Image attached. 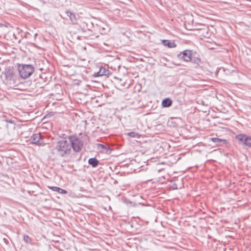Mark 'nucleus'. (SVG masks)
I'll return each mask as SVG.
<instances>
[{
	"label": "nucleus",
	"mask_w": 251,
	"mask_h": 251,
	"mask_svg": "<svg viewBox=\"0 0 251 251\" xmlns=\"http://www.w3.org/2000/svg\"><path fill=\"white\" fill-rule=\"evenodd\" d=\"M18 71L20 76L25 79L33 74L34 68L31 65L22 64L19 65Z\"/></svg>",
	"instance_id": "3"
},
{
	"label": "nucleus",
	"mask_w": 251,
	"mask_h": 251,
	"mask_svg": "<svg viewBox=\"0 0 251 251\" xmlns=\"http://www.w3.org/2000/svg\"><path fill=\"white\" fill-rule=\"evenodd\" d=\"M109 74V71L106 68L100 67L99 68V71L97 73H96L94 75L95 76H101L104 75H107Z\"/></svg>",
	"instance_id": "8"
},
{
	"label": "nucleus",
	"mask_w": 251,
	"mask_h": 251,
	"mask_svg": "<svg viewBox=\"0 0 251 251\" xmlns=\"http://www.w3.org/2000/svg\"><path fill=\"white\" fill-rule=\"evenodd\" d=\"M191 61L194 62L195 63L198 64L200 61V59L198 58H195L194 60H191Z\"/></svg>",
	"instance_id": "17"
},
{
	"label": "nucleus",
	"mask_w": 251,
	"mask_h": 251,
	"mask_svg": "<svg viewBox=\"0 0 251 251\" xmlns=\"http://www.w3.org/2000/svg\"><path fill=\"white\" fill-rule=\"evenodd\" d=\"M41 138L42 136L40 134H35L30 137V140L33 144L38 146H43L45 144L41 141Z\"/></svg>",
	"instance_id": "7"
},
{
	"label": "nucleus",
	"mask_w": 251,
	"mask_h": 251,
	"mask_svg": "<svg viewBox=\"0 0 251 251\" xmlns=\"http://www.w3.org/2000/svg\"><path fill=\"white\" fill-rule=\"evenodd\" d=\"M172 104V100L169 98H166L163 100L162 105L164 107H170Z\"/></svg>",
	"instance_id": "12"
},
{
	"label": "nucleus",
	"mask_w": 251,
	"mask_h": 251,
	"mask_svg": "<svg viewBox=\"0 0 251 251\" xmlns=\"http://www.w3.org/2000/svg\"><path fill=\"white\" fill-rule=\"evenodd\" d=\"M128 135L133 138H139L141 136V135L139 133L135 132H130L128 133Z\"/></svg>",
	"instance_id": "15"
},
{
	"label": "nucleus",
	"mask_w": 251,
	"mask_h": 251,
	"mask_svg": "<svg viewBox=\"0 0 251 251\" xmlns=\"http://www.w3.org/2000/svg\"><path fill=\"white\" fill-rule=\"evenodd\" d=\"M88 163L93 167H96L99 164V161L96 158H91L88 160Z\"/></svg>",
	"instance_id": "13"
},
{
	"label": "nucleus",
	"mask_w": 251,
	"mask_h": 251,
	"mask_svg": "<svg viewBox=\"0 0 251 251\" xmlns=\"http://www.w3.org/2000/svg\"><path fill=\"white\" fill-rule=\"evenodd\" d=\"M162 43L165 46H167L170 48H175L176 46V44L174 42H170L167 40H162Z\"/></svg>",
	"instance_id": "11"
},
{
	"label": "nucleus",
	"mask_w": 251,
	"mask_h": 251,
	"mask_svg": "<svg viewBox=\"0 0 251 251\" xmlns=\"http://www.w3.org/2000/svg\"><path fill=\"white\" fill-rule=\"evenodd\" d=\"M235 139L239 145L245 146L249 148L251 147V136L241 133L235 136Z\"/></svg>",
	"instance_id": "5"
},
{
	"label": "nucleus",
	"mask_w": 251,
	"mask_h": 251,
	"mask_svg": "<svg viewBox=\"0 0 251 251\" xmlns=\"http://www.w3.org/2000/svg\"><path fill=\"white\" fill-rule=\"evenodd\" d=\"M69 140L71 144V149L75 152H79L83 147V142L81 139L75 136H70Z\"/></svg>",
	"instance_id": "4"
},
{
	"label": "nucleus",
	"mask_w": 251,
	"mask_h": 251,
	"mask_svg": "<svg viewBox=\"0 0 251 251\" xmlns=\"http://www.w3.org/2000/svg\"><path fill=\"white\" fill-rule=\"evenodd\" d=\"M7 122L11 124H13V122L11 121H7Z\"/></svg>",
	"instance_id": "19"
},
{
	"label": "nucleus",
	"mask_w": 251,
	"mask_h": 251,
	"mask_svg": "<svg viewBox=\"0 0 251 251\" xmlns=\"http://www.w3.org/2000/svg\"><path fill=\"white\" fill-rule=\"evenodd\" d=\"M71 151V144L69 141L61 140L57 142L55 146L52 150L53 153L65 157L70 154Z\"/></svg>",
	"instance_id": "1"
},
{
	"label": "nucleus",
	"mask_w": 251,
	"mask_h": 251,
	"mask_svg": "<svg viewBox=\"0 0 251 251\" xmlns=\"http://www.w3.org/2000/svg\"><path fill=\"white\" fill-rule=\"evenodd\" d=\"M4 82L9 85L10 87H14L18 85L19 80L16 75H15L12 70H8L4 74Z\"/></svg>",
	"instance_id": "2"
},
{
	"label": "nucleus",
	"mask_w": 251,
	"mask_h": 251,
	"mask_svg": "<svg viewBox=\"0 0 251 251\" xmlns=\"http://www.w3.org/2000/svg\"><path fill=\"white\" fill-rule=\"evenodd\" d=\"M99 146L100 147L101 149H106V147L102 144H100Z\"/></svg>",
	"instance_id": "18"
},
{
	"label": "nucleus",
	"mask_w": 251,
	"mask_h": 251,
	"mask_svg": "<svg viewBox=\"0 0 251 251\" xmlns=\"http://www.w3.org/2000/svg\"><path fill=\"white\" fill-rule=\"evenodd\" d=\"M192 50H185L177 54V57L188 62L192 60Z\"/></svg>",
	"instance_id": "6"
},
{
	"label": "nucleus",
	"mask_w": 251,
	"mask_h": 251,
	"mask_svg": "<svg viewBox=\"0 0 251 251\" xmlns=\"http://www.w3.org/2000/svg\"><path fill=\"white\" fill-rule=\"evenodd\" d=\"M49 188L53 191L58 192L60 194H66L67 193L66 190L57 187H49Z\"/></svg>",
	"instance_id": "14"
},
{
	"label": "nucleus",
	"mask_w": 251,
	"mask_h": 251,
	"mask_svg": "<svg viewBox=\"0 0 251 251\" xmlns=\"http://www.w3.org/2000/svg\"><path fill=\"white\" fill-rule=\"evenodd\" d=\"M24 240L27 243H29L31 242L30 238L27 235H24Z\"/></svg>",
	"instance_id": "16"
},
{
	"label": "nucleus",
	"mask_w": 251,
	"mask_h": 251,
	"mask_svg": "<svg viewBox=\"0 0 251 251\" xmlns=\"http://www.w3.org/2000/svg\"><path fill=\"white\" fill-rule=\"evenodd\" d=\"M211 140L216 144L217 146H221L226 143V140L225 139H220L218 138H212Z\"/></svg>",
	"instance_id": "10"
},
{
	"label": "nucleus",
	"mask_w": 251,
	"mask_h": 251,
	"mask_svg": "<svg viewBox=\"0 0 251 251\" xmlns=\"http://www.w3.org/2000/svg\"><path fill=\"white\" fill-rule=\"evenodd\" d=\"M66 14L70 18V20L73 24L77 23V20L75 15L70 11H66Z\"/></svg>",
	"instance_id": "9"
}]
</instances>
